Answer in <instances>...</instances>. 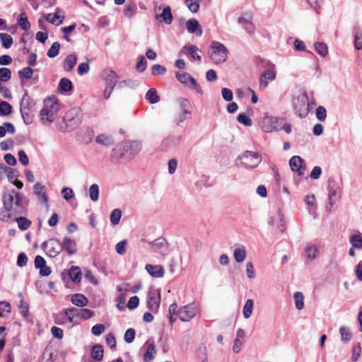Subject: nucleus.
<instances>
[{"label": "nucleus", "instance_id": "nucleus-38", "mask_svg": "<svg viewBox=\"0 0 362 362\" xmlns=\"http://www.w3.org/2000/svg\"><path fill=\"white\" fill-rule=\"evenodd\" d=\"M69 275L74 283H79L81 280V272L77 266H72L69 269Z\"/></svg>", "mask_w": 362, "mask_h": 362}, {"label": "nucleus", "instance_id": "nucleus-40", "mask_svg": "<svg viewBox=\"0 0 362 362\" xmlns=\"http://www.w3.org/2000/svg\"><path fill=\"white\" fill-rule=\"evenodd\" d=\"M103 347L100 344H95L93 346L91 350V357L96 361H101L103 358Z\"/></svg>", "mask_w": 362, "mask_h": 362}, {"label": "nucleus", "instance_id": "nucleus-57", "mask_svg": "<svg viewBox=\"0 0 362 362\" xmlns=\"http://www.w3.org/2000/svg\"><path fill=\"white\" fill-rule=\"evenodd\" d=\"M322 173V170L320 166L315 165L312 169L311 172L308 175V176L305 177V179L307 180L308 177H310L313 180H317L320 177Z\"/></svg>", "mask_w": 362, "mask_h": 362}, {"label": "nucleus", "instance_id": "nucleus-48", "mask_svg": "<svg viewBox=\"0 0 362 362\" xmlns=\"http://www.w3.org/2000/svg\"><path fill=\"white\" fill-rule=\"evenodd\" d=\"M254 302L252 299L247 300L243 310V314L245 319L249 318L253 310Z\"/></svg>", "mask_w": 362, "mask_h": 362}, {"label": "nucleus", "instance_id": "nucleus-11", "mask_svg": "<svg viewBox=\"0 0 362 362\" xmlns=\"http://www.w3.org/2000/svg\"><path fill=\"white\" fill-rule=\"evenodd\" d=\"M253 13L251 11H246L243 13L241 16L238 19V23L249 33L252 34L255 33V28L252 23Z\"/></svg>", "mask_w": 362, "mask_h": 362}, {"label": "nucleus", "instance_id": "nucleus-63", "mask_svg": "<svg viewBox=\"0 0 362 362\" xmlns=\"http://www.w3.org/2000/svg\"><path fill=\"white\" fill-rule=\"evenodd\" d=\"M16 221L19 228L23 230L28 229L31 225V222L25 217H18Z\"/></svg>", "mask_w": 362, "mask_h": 362}, {"label": "nucleus", "instance_id": "nucleus-54", "mask_svg": "<svg viewBox=\"0 0 362 362\" xmlns=\"http://www.w3.org/2000/svg\"><path fill=\"white\" fill-rule=\"evenodd\" d=\"M315 117L320 122H324L327 118V110L324 106L320 105L315 110Z\"/></svg>", "mask_w": 362, "mask_h": 362}, {"label": "nucleus", "instance_id": "nucleus-35", "mask_svg": "<svg viewBox=\"0 0 362 362\" xmlns=\"http://www.w3.org/2000/svg\"><path fill=\"white\" fill-rule=\"evenodd\" d=\"M75 311L76 317L81 320H88L93 316V312L90 309L87 308H76Z\"/></svg>", "mask_w": 362, "mask_h": 362}, {"label": "nucleus", "instance_id": "nucleus-3", "mask_svg": "<svg viewBox=\"0 0 362 362\" xmlns=\"http://www.w3.org/2000/svg\"><path fill=\"white\" fill-rule=\"evenodd\" d=\"M59 105L56 100L47 98L44 101V107L40 111V117L44 124L54 122L59 111Z\"/></svg>", "mask_w": 362, "mask_h": 362}, {"label": "nucleus", "instance_id": "nucleus-14", "mask_svg": "<svg viewBox=\"0 0 362 362\" xmlns=\"http://www.w3.org/2000/svg\"><path fill=\"white\" fill-rule=\"evenodd\" d=\"M156 18L160 22H165L167 25H170L173 21V15L171 9L169 6L162 8L160 6L155 9Z\"/></svg>", "mask_w": 362, "mask_h": 362}, {"label": "nucleus", "instance_id": "nucleus-24", "mask_svg": "<svg viewBox=\"0 0 362 362\" xmlns=\"http://www.w3.org/2000/svg\"><path fill=\"white\" fill-rule=\"evenodd\" d=\"M349 243L351 246L357 250H361L362 247V233L358 230H355L354 233L349 236Z\"/></svg>", "mask_w": 362, "mask_h": 362}, {"label": "nucleus", "instance_id": "nucleus-23", "mask_svg": "<svg viewBox=\"0 0 362 362\" xmlns=\"http://www.w3.org/2000/svg\"><path fill=\"white\" fill-rule=\"evenodd\" d=\"M146 270L153 277L161 278L164 276L165 270L161 265L146 264L145 267Z\"/></svg>", "mask_w": 362, "mask_h": 362}, {"label": "nucleus", "instance_id": "nucleus-22", "mask_svg": "<svg viewBox=\"0 0 362 362\" xmlns=\"http://www.w3.org/2000/svg\"><path fill=\"white\" fill-rule=\"evenodd\" d=\"M34 191L38 197L39 202L48 207V198L45 192V186L37 182L34 186Z\"/></svg>", "mask_w": 362, "mask_h": 362}, {"label": "nucleus", "instance_id": "nucleus-60", "mask_svg": "<svg viewBox=\"0 0 362 362\" xmlns=\"http://www.w3.org/2000/svg\"><path fill=\"white\" fill-rule=\"evenodd\" d=\"M60 49V44L58 42H54L51 47L48 49L47 56L49 58H54L59 54V51Z\"/></svg>", "mask_w": 362, "mask_h": 362}, {"label": "nucleus", "instance_id": "nucleus-30", "mask_svg": "<svg viewBox=\"0 0 362 362\" xmlns=\"http://www.w3.org/2000/svg\"><path fill=\"white\" fill-rule=\"evenodd\" d=\"M147 346L146 350L144 354V361L145 362H150L153 360V356L156 354V346L153 342L149 341L146 342Z\"/></svg>", "mask_w": 362, "mask_h": 362}, {"label": "nucleus", "instance_id": "nucleus-17", "mask_svg": "<svg viewBox=\"0 0 362 362\" xmlns=\"http://www.w3.org/2000/svg\"><path fill=\"white\" fill-rule=\"evenodd\" d=\"M160 303V293L158 290H154L150 292L149 299L148 300V308L153 313L158 310Z\"/></svg>", "mask_w": 362, "mask_h": 362}, {"label": "nucleus", "instance_id": "nucleus-51", "mask_svg": "<svg viewBox=\"0 0 362 362\" xmlns=\"http://www.w3.org/2000/svg\"><path fill=\"white\" fill-rule=\"evenodd\" d=\"M188 54L191 56V57L194 59L201 61L202 59V51L198 49L194 45H190L187 47Z\"/></svg>", "mask_w": 362, "mask_h": 362}, {"label": "nucleus", "instance_id": "nucleus-26", "mask_svg": "<svg viewBox=\"0 0 362 362\" xmlns=\"http://www.w3.org/2000/svg\"><path fill=\"white\" fill-rule=\"evenodd\" d=\"M95 142L105 147H109L113 145L115 140L113 137L107 134H100L95 138Z\"/></svg>", "mask_w": 362, "mask_h": 362}, {"label": "nucleus", "instance_id": "nucleus-13", "mask_svg": "<svg viewBox=\"0 0 362 362\" xmlns=\"http://www.w3.org/2000/svg\"><path fill=\"white\" fill-rule=\"evenodd\" d=\"M153 252L158 253L161 256H165L168 253V244L166 240L160 237L153 241L148 243Z\"/></svg>", "mask_w": 362, "mask_h": 362}, {"label": "nucleus", "instance_id": "nucleus-52", "mask_svg": "<svg viewBox=\"0 0 362 362\" xmlns=\"http://www.w3.org/2000/svg\"><path fill=\"white\" fill-rule=\"evenodd\" d=\"M89 197L93 202H97L99 199V186L97 184L90 185L89 190Z\"/></svg>", "mask_w": 362, "mask_h": 362}, {"label": "nucleus", "instance_id": "nucleus-43", "mask_svg": "<svg viewBox=\"0 0 362 362\" xmlns=\"http://www.w3.org/2000/svg\"><path fill=\"white\" fill-rule=\"evenodd\" d=\"M17 23L18 25L25 31L29 30L31 27L25 13H22L18 16L17 18Z\"/></svg>", "mask_w": 362, "mask_h": 362}, {"label": "nucleus", "instance_id": "nucleus-7", "mask_svg": "<svg viewBox=\"0 0 362 362\" xmlns=\"http://www.w3.org/2000/svg\"><path fill=\"white\" fill-rule=\"evenodd\" d=\"M210 57L216 64L223 63L228 57V49L223 44L214 41L211 45Z\"/></svg>", "mask_w": 362, "mask_h": 362}, {"label": "nucleus", "instance_id": "nucleus-9", "mask_svg": "<svg viewBox=\"0 0 362 362\" xmlns=\"http://www.w3.org/2000/svg\"><path fill=\"white\" fill-rule=\"evenodd\" d=\"M197 306L194 303H190L179 309L178 317L182 322H189L197 315Z\"/></svg>", "mask_w": 362, "mask_h": 362}, {"label": "nucleus", "instance_id": "nucleus-36", "mask_svg": "<svg viewBox=\"0 0 362 362\" xmlns=\"http://www.w3.org/2000/svg\"><path fill=\"white\" fill-rule=\"evenodd\" d=\"M77 62L76 55L74 54H71L68 55L64 63V69L66 71H70L74 67Z\"/></svg>", "mask_w": 362, "mask_h": 362}, {"label": "nucleus", "instance_id": "nucleus-33", "mask_svg": "<svg viewBox=\"0 0 362 362\" xmlns=\"http://www.w3.org/2000/svg\"><path fill=\"white\" fill-rule=\"evenodd\" d=\"M293 47L294 49L297 52H305L308 54H310L311 56L314 57L317 61H318L317 57L315 55V54L309 50L306 49V46L305 42L298 38H296L294 40L293 42Z\"/></svg>", "mask_w": 362, "mask_h": 362}, {"label": "nucleus", "instance_id": "nucleus-34", "mask_svg": "<svg viewBox=\"0 0 362 362\" xmlns=\"http://www.w3.org/2000/svg\"><path fill=\"white\" fill-rule=\"evenodd\" d=\"M177 103H178L179 108L181 112H182L184 113H187L189 115H191L192 106H191V103L188 99L184 98H180L177 99Z\"/></svg>", "mask_w": 362, "mask_h": 362}, {"label": "nucleus", "instance_id": "nucleus-27", "mask_svg": "<svg viewBox=\"0 0 362 362\" xmlns=\"http://www.w3.org/2000/svg\"><path fill=\"white\" fill-rule=\"evenodd\" d=\"M233 257L235 260L238 263L243 262L247 257L245 247L243 245H235V247L233 251Z\"/></svg>", "mask_w": 362, "mask_h": 362}, {"label": "nucleus", "instance_id": "nucleus-19", "mask_svg": "<svg viewBox=\"0 0 362 362\" xmlns=\"http://www.w3.org/2000/svg\"><path fill=\"white\" fill-rule=\"evenodd\" d=\"M62 250H64L69 255H73L76 251V243L75 240L69 237H64L61 240Z\"/></svg>", "mask_w": 362, "mask_h": 362}, {"label": "nucleus", "instance_id": "nucleus-21", "mask_svg": "<svg viewBox=\"0 0 362 362\" xmlns=\"http://www.w3.org/2000/svg\"><path fill=\"white\" fill-rule=\"evenodd\" d=\"M65 18L64 12L57 8L54 14L49 13L46 16V20L52 24L59 25L62 24Z\"/></svg>", "mask_w": 362, "mask_h": 362}, {"label": "nucleus", "instance_id": "nucleus-41", "mask_svg": "<svg viewBox=\"0 0 362 362\" xmlns=\"http://www.w3.org/2000/svg\"><path fill=\"white\" fill-rule=\"evenodd\" d=\"M259 125L264 132H272V119L267 115V113H265L264 116L260 118Z\"/></svg>", "mask_w": 362, "mask_h": 362}, {"label": "nucleus", "instance_id": "nucleus-12", "mask_svg": "<svg viewBox=\"0 0 362 362\" xmlns=\"http://www.w3.org/2000/svg\"><path fill=\"white\" fill-rule=\"evenodd\" d=\"M289 165L291 170L297 173L298 177L304 175V170H305V160L299 156H293L289 159Z\"/></svg>", "mask_w": 362, "mask_h": 362}, {"label": "nucleus", "instance_id": "nucleus-18", "mask_svg": "<svg viewBox=\"0 0 362 362\" xmlns=\"http://www.w3.org/2000/svg\"><path fill=\"white\" fill-rule=\"evenodd\" d=\"M181 136L171 135L163 139L160 148L163 151H167L173 147L177 146L181 141Z\"/></svg>", "mask_w": 362, "mask_h": 362}, {"label": "nucleus", "instance_id": "nucleus-15", "mask_svg": "<svg viewBox=\"0 0 362 362\" xmlns=\"http://www.w3.org/2000/svg\"><path fill=\"white\" fill-rule=\"evenodd\" d=\"M284 130L286 134L292 132V125L286 121L285 117H273V132Z\"/></svg>", "mask_w": 362, "mask_h": 362}, {"label": "nucleus", "instance_id": "nucleus-29", "mask_svg": "<svg viewBox=\"0 0 362 362\" xmlns=\"http://www.w3.org/2000/svg\"><path fill=\"white\" fill-rule=\"evenodd\" d=\"M175 76L181 83L187 87H191V84H195V78L186 72H177Z\"/></svg>", "mask_w": 362, "mask_h": 362}, {"label": "nucleus", "instance_id": "nucleus-55", "mask_svg": "<svg viewBox=\"0 0 362 362\" xmlns=\"http://www.w3.org/2000/svg\"><path fill=\"white\" fill-rule=\"evenodd\" d=\"M11 307L8 302L3 300L0 302V317H4L6 315L10 314Z\"/></svg>", "mask_w": 362, "mask_h": 362}, {"label": "nucleus", "instance_id": "nucleus-62", "mask_svg": "<svg viewBox=\"0 0 362 362\" xmlns=\"http://www.w3.org/2000/svg\"><path fill=\"white\" fill-rule=\"evenodd\" d=\"M11 105L6 101H0V115H8L11 112Z\"/></svg>", "mask_w": 362, "mask_h": 362}, {"label": "nucleus", "instance_id": "nucleus-1", "mask_svg": "<svg viewBox=\"0 0 362 362\" xmlns=\"http://www.w3.org/2000/svg\"><path fill=\"white\" fill-rule=\"evenodd\" d=\"M3 202L6 210L13 211L16 215L23 214L27 205V200L23 194L16 190L4 194Z\"/></svg>", "mask_w": 362, "mask_h": 362}, {"label": "nucleus", "instance_id": "nucleus-47", "mask_svg": "<svg viewBox=\"0 0 362 362\" xmlns=\"http://www.w3.org/2000/svg\"><path fill=\"white\" fill-rule=\"evenodd\" d=\"M15 131V127L11 123L5 122L2 126H0V138L4 137L6 132L13 134Z\"/></svg>", "mask_w": 362, "mask_h": 362}, {"label": "nucleus", "instance_id": "nucleus-61", "mask_svg": "<svg viewBox=\"0 0 362 362\" xmlns=\"http://www.w3.org/2000/svg\"><path fill=\"white\" fill-rule=\"evenodd\" d=\"M186 6L188 9L192 13H197L199 8V0H185Z\"/></svg>", "mask_w": 362, "mask_h": 362}, {"label": "nucleus", "instance_id": "nucleus-37", "mask_svg": "<svg viewBox=\"0 0 362 362\" xmlns=\"http://www.w3.org/2000/svg\"><path fill=\"white\" fill-rule=\"evenodd\" d=\"M118 79L117 74L111 70H108L105 72V80L107 83V86L115 87Z\"/></svg>", "mask_w": 362, "mask_h": 362}, {"label": "nucleus", "instance_id": "nucleus-10", "mask_svg": "<svg viewBox=\"0 0 362 362\" xmlns=\"http://www.w3.org/2000/svg\"><path fill=\"white\" fill-rule=\"evenodd\" d=\"M78 110L77 109H71L67 111L64 117V122L66 126L67 131H71L76 128L79 123L80 119L78 117Z\"/></svg>", "mask_w": 362, "mask_h": 362}, {"label": "nucleus", "instance_id": "nucleus-31", "mask_svg": "<svg viewBox=\"0 0 362 362\" xmlns=\"http://www.w3.org/2000/svg\"><path fill=\"white\" fill-rule=\"evenodd\" d=\"M125 143L129 150L130 154L134 158L136 155L140 152L142 146L141 143L137 141H127Z\"/></svg>", "mask_w": 362, "mask_h": 362}, {"label": "nucleus", "instance_id": "nucleus-32", "mask_svg": "<svg viewBox=\"0 0 362 362\" xmlns=\"http://www.w3.org/2000/svg\"><path fill=\"white\" fill-rule=\"evenodd\" d=\"M71 303L78 307H84L88 304V300L84 295L76 293L71 297Z\"/></svg>", "mask_w": 362, "mask_h": 362}, {"label": "nucleus", "instance_id": "nucleus-8", "mask_svg": "<svg viewBox=\"0 0 362 362\" xmlns=\"http://www.w3.org/2000/svg\"><path fill=\"white\" fill-rule=\"evenodd\" d=\"M44 250L50 257H57L62 251L61 240L57 238H50L42 244Z\"/></svg>", "mask_w": 362, "mask_h": 362}, {"label": "nucleus", "instance_id": "nucleus-49", "mask_svg": "<svg viewBox=\"0 0 362 362\" xmlns=\"http://www.w3.org/2000/svg\"><path fill=\"white\" fill-rule=\"evenodd\" d=\"M0 40L2 46L6 49L10 48L13 42L12 37L10 35L4 33H0Z\"/></svg>", "mask_w": 362, "mask_h": 362}, {"label": "nucleus", "instance_id": "nucleus-50", "mask_svg": "<svg viewBox=\"0 0 362 362\" xmlns=\"http://www.w3.org/2000/svg\"><path fill=\"white\" fill-rule=\"evenodd\" d=\"M58 88L62 92L69 91L72 89V83L69 79L63 78L59 81Z\"/></svg>", "mask_w": 362, "mask_h": 362}, {"label": "nucleus", "instance_id": "nucleus-46", "mask_svg": "<svg viewBox=\"0 0 362 362\" xmlns=\"http://www.w3.org/2000/svg\"><path fill=\"white\" fill-rule=\"evenodd\" d=\"M296 308L298 310L304 308V296L302 292L296 291L293 294Z\"/></svg>", "mask_w": 362, "mask_h": 362}, {"label": "nucleus", "instance_id": "nucleus-20", "mask_svg": "<svg viewBox=\"0 0 362 362\" xmlns=\"http://www.w3.org/2000/svg\"><path fill=\"white\" fill-rule=\"evenodd\" d=\"M35 267L40 269V274L42 276H47L51 274V269L46 264L45 259L37 255L35 258Z\"/></svg>", "mask_w": 362, "mask_h": 362}, {"label": "nucleus", "instance_id": "nucleus-5", "mask_svg": "<svg viewBox=\"0 0 362 362\" xmlns=\"http://www.w3.org/2000/svg\"><path fill=\"white\" fill-rule=\"evenodd\" d=\"M260 162L261 158L257 153L246 151L237 158L235 164L239 168H255Z\"/></svg>", "mask_w": 362, "mask_h": 362}, {"label": "nucleus", "instance_id": "nucleus-28", "mask_svg": "<svg viewBox=\"0 0 362 362\" xmlns=\"http://www.w3.org/2000/svg\"><path fill=\"white\" fill-rule=\"evenodd\" d=\"M354 33V47L356 50H361L362 49V30L358 26L355 25L353 28Z\"/></svg>", "mask_w": 362, "mask_h": 362}, {"label": "nucleus", "instance_id": "nucleus-2", "mask_svg": "<svg viewBox=\"0 0 362 362\" xmlns=\"http://www.w3.org/2000/svg\"><path fill=\"white\" fill-rule=\"evenodd\" d=\"M308 104V95L303 88L298 90L297 95L292 98L291 105L295 114L300 119L305 118L308 115L310 110L306 107Z\"/></svg>", "mask_w": 362, "mask_h": 362}, {"label": "nucleus", "instance_id": "nucleus-4", "mask_svg": "<svg viewBox=\"0 0 362 362\" xmlns=\"http://www.w3.org/2000/svg\"><path fill=\"white\" fill-rule=\"evenodd\" d=\"M133 159L125 142L117 145L110 153V160L114 164L127 163Z\"/></svg>", "mask_w": 362, "mask_h": 362}, {"label": "nucleus", "instance_id": "nucleus-64", "mask_svg": "<svg viewBox=\"0 0 362 362\" xmlns=\"http://www.w3.org/2000/svg\"><path fill=\"white\" fill-rule=\"evenodd\" d=\"M237 120L240 124L247 127H250L252 124V119L245 113H240L237 117Z\"/></svg>", "mask_w": 362, "mask_h": 362}, {"label": "nucleus", "instance_id": "nucleus-39", "mask_svg": "<svg viewBox=\"0 0 362 362\" xmlns=\"http://www.w3.org/2000/svg\"><path fill=\"white\" fill-rule=\"evenodd\" d=\"M315 52L322 57H325L328 54V46L324 42H315L314 43Z\"/></svg>", "mask_w": 362, "mask_h": 362}, {"label": "nucleus", "instance_id": "nucleus-45", "mask_svg": "<svg viewBox=\"0 0 362 362\" xmlns=\"http://www.w3.org/2000/svg\"><path fill=\"white\" fill-rule=\"evenodd\" d=\"M145 98L151 104H156L160 101V97L158 95L155 88L149 89L145 95Z\"/></svg>", "mask_w": 362, "mask_h": 362}, {"label": "nucleus", "instance_id": "nucleus-16", "mask_svg": "<svg viewBox=\"0 0 362 362\" xmlns=\"http://www.w3.org/2000/svg\"><path fill=\"white\" fill-rule=\"evenodd\" d=\"M34 104L28 95L27 91L24 93L21 102V114L23 119H25V116H29L31 111L33 110Z\"/></svg>", "mask_w": 362, "mask_h": 362}, {"label": "nucleus", "instance_id": "nucleus-59", "mask_svg": "<svg viewBox=\"0 0 362 362\" xmlns=\"http://www.w3.org/2000/svg\"><path fill=\"white\" fill-rule=\"evenodd\" d=\"M318 253V250L315 246L308 245L305 248L306 257L309 259H314L316 258Z\"/></svg>", "mask_w": 362, "mask_h": 362}, {"label": "nucleus", "instance_id": "nucleus-6", "mask_svg": "<svg viewBox=\"0 0 362 362\" xmlns=\"http://www.w3.org/2000/svg\"><path fill=\"white\" fill-rule=\"evenodd\" d=\"M328 203L326 204L327 211L331 212L333 205L341 197L340 187L334 178L329 177L327 180Z\"/></svg>", "mask_w": 362, "mask_h": 362}, {"label": "nucleus", "instance_id": "nucleus-44", "mask_svg": "<svg viewBox=\"0 0 362 362\" xmlns=\"http://www.w3.org/2000/svg\"><path fill=\"white\" fill-rule=\"evenodd\" d=\"M272 79V71L270 70L265 71L259 78V88H265L269 85Z\"/></svg>", "mask_w": 362, "mask_h": 362}, {"label": "nucleus", "instance_id": "nucleus-53", "mask_svg": "<svg viewBox=\"0 0 362 362\" xmlns=\"http://www.w3.org/2000/svg\"><path fill=\"white\" fill-rule=\"evenodd\" d=\"M351 352L352 362H357L361 354V345L360 342L353 346Z\"/></svg>", "mask_w": 362, "mask_h": 362}, {"label": "nucleus", "instance_id": "nucleus-25", "mask_svg": "<svg viewBox=\"0 0 362 362\" xmlns=\"http://www.w3.org/2000/svg\"><path fill=\"white\" fill-rule=\"evenodd\" d=\"M187 30L189 33L196 34L197 36L202 35V29L198 22L195 19H189L186 23Z\"/></svg>", "mask_w": 362, "mask_h": 362}, {"label": "nucleus", "instance_id": "nucleus-58", "mask_svg": "<svg viewBox=\"0 0 362 362\" xmlns=\"http://www.w3.org/2000/svg\"><path fill=\"white\" fill-rule=\"evenodd\" d=\"M122 217V211L120 209H114L110 214V222L113 225H117Z\"/></svg>", "mask_w": 362, "mask_h": 362}, {"label": "nucleus", "instance_id": "nucleus-42", "mask_svg": "<svg viewBox=\"0 0 362 362\" xmlns=\"http://www.w3.org/2000/svg\"><path fill=\"white\" fill-rule=\"evenodd\" d=\"M339 332L341 342L346 344L351 340V339L352 337V334L350 332V329L349 327H345V326H341V327H340Z\"/></svg>", "mask_w": 362, "mask_h": 362}, {"label": "nucleus", "instance_id": "nucleus-56", "mask_svg": "<svg viewBox=\"0 0 362 362\" xmlns=\"http://www.w3.org/2000/svg\"><path fill=\"white\" fill-rule=\"evenodd\" d=\"M33 74V70L30 67H25L18 71L19 78L21 81L23 79H30Z\"/></svg>", "mask_w": 362, "mask_h": 362}]
</instances>
